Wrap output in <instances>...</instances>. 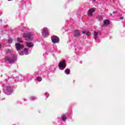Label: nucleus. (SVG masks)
Listing matches in <instances>:
<instances>
[{
	"label": "nucleus",
	"instance_id": "obj_1",
	"mask_svg": "<svg viewBox=\"0 0 125 125\" xmlns=\"http://www.w3.org/2000/svg\"><path fill=\"white\" fill-rule=\"evenodd\" d=\"M5 60L8 61L10 64H12V63H14V62L17 60V56L15 55H13L11 57L7 56L5 57Z\"/></svg>",
	"mask_w": 125,
	"mask_h": 125
},
{
	"label": "nucleus",
	"instance_id": "obj_2",
	"mask_svg": "<svg viewBox=\"0 0 125 125\" xmlns=\"http://www.w3.org/2000/svg\"><path fill=\"white\" fill-rule=\"evenodd\" d=\"M33 33L31 32L24 33L23 34V37L25 38V41H32Z\"/></svg>",
	"mask_w": 125,
	"mask_h": 125
},
{
	"label": "nucleus",
	"instance_id": "obj_3",
	"mask_svg": "<svg viewBox=\"0 0 125 125\" xmlns=\"http://www.w3.org/2000/svg\"><path fill=\"white\" fill-rule=\"evenodd\" d=\"M58 67L60 70H64L66 68V61L63 60L60 62L58 64Z\"/></svg>",
	"mask_w": 125,
	"mask_h": 125
},
{
	"label": "nucleus",
	"instance_id": "obj_4",
	"mask_svg": "<svg viewBox=\"0 0 125 125\" xmlns=\"http://www.w3.org/2000/svg\"><path fill=\"white\" fill-rule=\"evenodd\" d=\"M49 35V33L48 32V29L47 28H43L42 31V35L44 38H46V37H48Z\"/></svg>",
	"mask_w": 125,
	"mask_h": 125
},
{
	"label": "nucleus",
	"instance_id": "obj_5",
	"mask_svg": "<svg viewBox=\"0 0 125 125\" xmlns=\"http://www.w3.org/2000/svg\"><path fill=\"white\" fill-rule=\"evenodd\" d=\"M51 40L52 42L54 43H57V42H59V38L56 36H53L51 37Z\"/></svg>",
	"mask_w": 125,
	"mask_h": 125
},
{
	"label": "nucleus",
	"instance_id": "obj_6",
	"mask_svg": "<svg viewBox=\"0 0 125 125\" xmlns=\"http://www.w3.org/2000/svg\"><path fill=\"white\" fill-rule=\"evenodd\" d=\"M16 45V48L17 50H18V51L19 50H20V49H22V48H24V45L19 43H16L15 44Z\"/></svg>",
	"mask_w": 125,
	"mask_h": 125
},
{
	"label": "nucleus",
	"instance_id": "obj_7",
	"mask_svg": "<svg viewBox=\"0 0 125 125\" xmlns=\"http://www.w3.org/2000/svg\"><path fill=\"white\" fill-rule=\"evenodd\" d=\"M94 12H95V8H92L90 9L87 13L88 16H92Z\"/></svg>",
	"mask_w": 125,
	"mask_h": 125
},
{
	"label": "nucleus",
	"instance_id": "obj_8",
	"mask_svg": "<svg viewBox=\"0 0 125 125\" xmlns=\"http://www.w3.org/2000/svg\"><path fill=\"white\" fill-rule=\"evenodd\" d=\"M74 37H80V31L78 30H75L73 33Z\"/></svg>",
	"mask_w": 125,
	"mask_h": 125
},
{
	"label": "nucleus",
	"instance_id": "obj_9",
	"mask_svg": "<svg viewBox=\"0 0 125 125\" xmlns=\"http://www.w3.org/2000/svg\"><path fill=\"white\" fill-rule=\"evenodd\" d=\"M110 24V21L108 20H105L104 21V24L102 25V27L104 26H108Z\"/></svg>",
	"mask_w": 125,
	"mask_h": 125
},
{
	"label": "nucleus",
	"instance_id": "obj_10",
	"mask_svg": "<svg viewBox=\"0 0 125 125\" xmlns=\"http://www.w3.org/2000/svg\"><path fill=\"white\" fill-rule=\"evenodd\" d=\"M25 43L28 47H33L34 46V44L31 42H26Z\"/></svg>",
	"mask_w": 125,
	"mask_h": 125
},
{
	"label": "nucleus",
	"instance_id": "obj_11",
	"mask_svg": "<svg viewBox=\"0 0 125 125\" xmlns=\"http://www.w3.org/2000/svg\"><path fill=\"white\" fill-rule=\"evenodd\" d=\"M83 34H86V36H88L89 37L91 35V33L90 32L87 31L86 30H83L82 31Z\"/></svg>",
	"mask_w": 125,
	"mask_h": 125
},
{
	"label": "nucleus",
	"instance_id": "obj_12",
	"mask_svg": "<svg viewBox=\"0 0 125 125\" xmlns=\"http://www.w3.org/2000/svg\"><path fill=\"white\" fill-rule=\"evenodd\" d=\"M98 35V32H96V31H95L94 32V39L95 40H97V36Z\"/></svg>",
	"mask_w": 125,
	"mask_h": 125
},
{
	"label": "nucleus",
	"instance_id": "obj_13",
	"mask_svg": "<svg viewBox=\"0 0 125 125\" xmlns=\"http://www.w3.org/2000/svg\"><path fill=\"white\" fill-rule=\"evenodd\" d=\"M23 53H25V54H26V55L29 54V52L28 51V49H27L26 48H24V49L23 50Z\"/></svg>",
	"mask_w": 125,
	"mask_h": 125
},
{
	"label": "nucleus",
	"instance_id": "obj_14",
	"mask_svg": "<svg viewBox=\"0 0 125 125\" xmlns=\"http://www.w3.org/2000/svg\"><path fill=\"white\" fill-rule=\"evenodd\" d=\"M67 119L66 115L63 114L62 116V121H65Z\"/></svg>",
	"mask_w": 125,
	"mask_h": 125
},
{
	"label": "nucleus",
	"instance_id": "obj_15",
	"mask_svg": "<svg viewBox=\"0 0 125 125\" xmlns=\"http://www.w3.org/2000/svg\"><path fill=\"white\" fill-rule=\"evenodd\" d=\"M64 72L66 75H69L70 74V69H66L65 70Z\"/></svg>",
	"mask_w": 125,
	"mask_h": 125
},
{
	"label": "nucleus",
	"instance_id": "obj_16",
	"mask_svg": "<svg viewBox=\"0 0 125 125\" xmlns=\"http://www.w3.org/2000/svg\"><path fill=\"white\" fill-rule=\"evenodd\" d=\"M37 80L38 82H42V78L41 77H39L37 78Z\"/></svg>",
	"mask_w": 125,
	"mask_h": 125
},
{
	"label": "nucleus",
	"instance_id": "obj_17",
	"mask_svg": "<svg viewBox=\"0 0 125 125\" xmlns=\"http://www.w3.org/2000/svg\"><path fill=\"white\" fill-rule=\"evenodd\" d=\"M17 42H23V41L22 40H21V39L18 38L17 39Z\"/></svg>",
	"mask_w": 125,
	"mask_h": 125
},
{
	"label": "nucleus",
	"instance_id": "obj_18",
	"mask_svg": "<svg viewBox=\"0 0 125 125\" xmlns=\"http://www.w3.org/2000/svg\"><path fill=\"white\" fill-rule=\"evenodd\" d=\"M98 18H99V19L100 20H103V17H102V16H98Z\"/></svg>",
	"mask_w": 125,
	"mask_h": 125
},
{
	"label": "nucleus",
	"instance_id": "obj_19",
	"mask_svg": "<svg viewBox=\"0 0 125 125\" xmlns=\"http://www.w3.org/2000/svg\"><path fill=\"white\" fill-rule=\"evenodd\" d=\"M45 95L46 98H48V96H49L48 93H45Z\"/></svg>",
	"mask_w": 125,
	"mask_h": 125
},
{
	"label": "nucleus",
	"instance_id": "obj_20",
	"mask_svg": "<svg viewBox=\"0 0 125 125\" xmlns=\"http://www.w3.org/2000/svg\"><path fill=\"white\" fill-rule=\"evenodd\" d=\"M31 100H34L35 97H32L31 98Z\"/></svg>",
	"mask_w": 125,
	"mask_h": 125
},
{
	"label": "nucleus",
	"instance_id": "obj_21",
	"mask_svg": "<svg viewBox=\"0 0 125 125\" xmlns=\"http://www.w3.org/2000/svg\"><path fill=\"white\" fill-rule=\"evenodd\" d=\"M123 19H124V17H120V20H123Z\"/></svg>",
	"mask_w": 125,
	"mask_h": 125
},
{
	"label": "nucleus",
	"instance_id": "obj_22",
	"mask_svg": "<svg viewBox=\"0 0 125 125\" xmlns=\"http://www.w3.org/2000/svg\"><path fill=\"white\" fill-rule=\"evenodd\" d=\"M23 54V52H21V54H20L21 55H22Z\"/></svg>",
	"mask_w": 125,
	"mask_h": 125
},
{
	"label": "nucleus",
	"instance_id": "obj_23",
	"mask_svg": "<svg viewBox=\"0 0 125 125\" xmlns=\"http://www.w3.org/2000/svg\"><path fill=\"white\" fill-rule=\"evenodd\" d=\"M1 47V45L0 44V48Z\"/></svg>",
	"mask_w": 125,
	"mask_h": 125
},
{
	"label": "nucleus",
	"instance_id": "obj_24",
	"mask_svg": "<svg viewBox=\"0 0 125 125\" xmlns=\"http://www.w3.org/2000/svg\"><path fill=\"white\" fill-rule=\"evenodd\" d=\"M8 0V1H11L12 0Z\"/></svg>",
	"mask_w": 125,
	"mask_h": 125
},
{
	"label": "nucleus",
	"instance_id": "obj_25",
	"mask_svg": "<svg viewBox=\"0 0 125 125\" xmlns=\"http://www.w3.org/2000/svg\"><path fill=\"white\" fill-rule=\"evenodd\" d=\"M113 13H116V12H113Z\"/></svg>",
	"mask_w": 125,
	"mask_h": 125
},
{
	"label": "nucleus",
	"instance_id": "obj_26",
	"mask_svg": "<svg viewBox=\"0 0 125 125\" xmlns=\"http://www.w3.org/2000/svg\"><path fill=\"white\" fill-rule=\"evenodd\" d=\"M94 1H95L96 0H93Z\"/></svg>",
	"mask_w": 125,
	"mask_h": 125
}]
</instances>
